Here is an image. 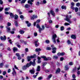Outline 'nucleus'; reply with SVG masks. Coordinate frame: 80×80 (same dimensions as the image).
I'll return each mask as SVG.
<instances>
[{"label": "nucleus", "instance_id": "4d7b16f0", "mask_svg": "<svg viewBox=\"0 0 80 80\" xmlns=\"http://www.w3.org/2000/svg\"><path fill=\"white\" fill-rule=\"evenodd\" d=\"M46 43H50V41L48 40H46Z\"/></svg>", "mask_w": 80, "mask_h": 80}, {"label": "nucleus", "instance_id": "1a4fd4ad", "mask_svg": "<svg viewBox=\"0 0 80 80\" xmlns=\"http://www.w3.org/2000/svg\"><path fill=\"white\" fill-rule=\"evenodd\" d=\"M41 58H43L44 60H45V61H48V58L44 56H42Z\"/></svg>", "mask_w": 80, "mask_h": 80}, {"label": "nucleus", "instance_id": "f03ea898", "mask_svg": "<svg viewBox=\"0 0 80 80\" xmlns=\"http://www.w3.org/2000/svg\"><path fill=\"white\" fill-rule=\"evenodd\" d=\"M57 37V35L56 34H54L52 36V39L53 40V42L54 43H56V40H55V38Z\"/></svg>", "mask_w": 80, "mask_h": 80}, {"label": "nucleus", "instance_id": "f3484780", "mask_svg": "<svg viewBox=\"0 0 80 80\" xmlns=\"http://www.w3.org/2000/svg\"><path fill=\"white\" fill-rule=\"evenodd\" d=\"M24 7L26 8H28L30 7V5H28V4H26L25 5Z\"/></svg>", "mask_w": 80, "mask_h": 80}, {"label": "nucleus", "instance_id": "6e6552de", "mask_svg": "<svg viewBox=\"0 0 80 80\" xmlns=\"http://www.w3.org/2000/svg\"><path fill=\"white\" fill-rule=\"evenodd\" d=\"M38 17H37V16L34 15L31 18V19L32 20H33L35 19V18H37Z\"/></svg>", "mask_w": 80, "mask_h": 80}, {"label": "nucleus", "instance_id": "a878e982", "mask_svg": "<svg viewBox=\"0 0 80 80\" xmlns=\"http://www.w3.org/2000/svg\"><path fill=\"white\" fill-rule=\"evenodd\" d=\"M27 59H28V61L29 62L30 61V60H31V58L30 56H28L27 57Z\"/></svg>", "mask_w": 80, "mask_h": 80}, {"label": "nucleus", "instance_id": "20e7f679", "mask_svg": "<svg viewBox=\"0 0 80 80\" xmlns=\"http://www.w3.org/2000/svg\"><path fill=\"white\" fill-rule=\"evenodd\" d=\"M29 72L31 74H34L35 73V69H34V68H33L32 69L30 70Z\"/></svg>", "mask_w": 80, "mask_h": 80}, {"label": "nucleus", "instance_id": "ddd939ff", "mask_svg": "<svg viewBox=\"0 0 80 80\" xmlns=\"http://www.w3.org/2000/svg\"><path fill=\"white\" fill-rule=\"evenodd\" d=\"M50 12L52 15L53 16V17H55V12H54V11L52 10H51L50 11Z\"/></svg>", "mask_w": 80, "mask_h": 80}, {"label": "nucleus", "instance_id": "bf43d9fd", "mask_svg": "<svg viewBox=\"0 0 80 80\" xmlns=\"http://www.w3.org/2000/svg\"><path fill=\"white\" fill-rule=\"evenodd\" d=\"M3 3V2L2 1V0H0V4H1V5H2Z\"/></svg>", "mask_w": 80, "mask_h": 80}, {"label": "nucleus", "instance_id": "412c9836", "mask_svg": "<svg viewBox=\"0 0 80 80\" xmlns=\"http://www.w3.org/2000/svg\"><path fill=\"white\" fill-rule=\"evenodd\" d=\"M61 8L62 9H64V10H66L67 9V7L65 6H62L61 7Z\"/></svg>", "mask_w": 80, "mask_h": 80}, {"label": "nucleus", "instance_id": "052dcab7", "mask_svg": "<svg viewBox=\"0 0 80 80\" xmlns=\"http://www.w3.org/2000/svg\"><path fill=\"white\" fill-rule=\"evenodd\" d=\"M16 55L17 56V57H20V54H19V53H17L16 54Z\"/></svg>", "mask_w": 80, "mask_h": 80}, {"label": "nucleus", "instance_id": "6e6d98bb", "mask_svg": "<svg viewBox=\"0 0 80 80\" xmlns=\"http://www.w3.org/2000/svg\"><path fill=\"white\" fill-rule=\"evenodd\" d=\"M76 5L77 7H79L80 6V3L78 2L76 4Z\"/></svg>", "mask_w": 80, "mask_h": 80}, {"label": "nucleus", "instance_id": "b1692460", "mask_svg": "<svg viewBox=\"0 0 80 80\" xmlns=\"http://www.w3.org/2000/svg\"><path fill=\"white\" fill-rule=\"evenodd\" d=\"M20 34H23L25 33V31L23 30H20Z\"/></svg>", "mask_w": 80, "mask_h": 80}, {"label": "nucleus", "instance_id": "37998d69", "mask_svg": "<svg viewBox=\"0 0 80 80\" xmlns=\"http://www.w3.org/2000/svg\"><path fill=\"white\" fill-rule=\"evenodd\" d=\"M72 77L73 78H76V76H75V74H73L72 75Z\"/></svg>", "mask_w": 80, "mask_h": 80}, {"label": "nucleus", "instance_id": "a211bd4d", "mask_svg": "<svg viewBox=\"0 0 80 80\" xmlns=\"http://www.w3.org/2000/svg\"><path fill=\"white\" fill-rule=\"evenodd\" d=\"M12 70H13V72L12 73V75H13L14 73H15V74H16L17 73V72H16V71H15V68H13Z\"/></svg>", "mask_w": 80, "mask_h": 80}, {"label": "nucleus", "instance_id": "ea45409f", "mask_svg": "<svg viewBox=\"0 0 80 80\" xmlns=\"http://www.w3.org/2000/svg\"><path fill=\"white\" fill-rule=\"evenodd\" d=\"M3 65H4L3 63H0V67L1 68H2V67H3Z\"/></svg>", "mask_w": 80, "mask_h": 80}, {"label": "nucleus", "instance_id": "39448f33", "mask_svg": "<svg viewBox=\"0 0 80 80\" xmlns=\"http://www.w3.org/2000/svg\"><path fill=\"white\" fill-rule=\"evenodd\" d=\"M6 28L7 32H8L9 33H10V30H11L10 28L8 26L6 27Z\"/></svg>", "mask_w": 80, "mask_h": 80}, {"label": "nucleus", "instance_id": "8fccbe9b", "mask_svg": "<svg viewBox=\"0 0 80 80\" xmlns=\"http://www.w3.org/2000/svg\"><path fill=\"white\" fill-rule=\"evenodd\" d=\"M6 73H7V72H6V71L3 72H2V74H3V75H6Z\"/></svg>", "mask_w": 80, "mask_h": 80}, {"label": "nucleus", "instance_id": "3c124183", "mask_svg": "<svg viewBox=\"0 0 80 80\" xmlns=\"http://www.w3.org/2000/svg\"><path fill=\"white\" fill-rule=\"evenodd\" d=\"M67 42L68 45H69V44H70V43H71V42H70V41L69 40H68Z\"/></svg>", "mask_w": 80, "mask_h": 80}, {"label": "nucleus", "instance_id": "5701e85b", "mask_svg": "<svg viewBox=\"0 0 80 80\" xmlns=\"http://www.w3.org/2000/svg\"><path fill=\"white\" fill-rule=\"evenodd\" d=\"M3 17L2 14H0V20H3Z\"/></svg>", "mask_w": 80, "mask_h": 80}, {"label": "nucleus", "instance_id": "c03bdc74", "mask_svg": "<svg viewBox=\"0 0 80 80\" xmlns=\"http://www.w3.org/2000/svg\"><path fill=\"white\" fill-rule=\"evenodd\" d=\"M40 5V2H37L36 3V5L38 6Z\"/></svg>", "mask_w": 80, "mask_h": 80}, {"label": "nucleus", "instance_id": "dca6fc26", "mask_svg": "<svg viewBox=\"0 0 80 80\" xmlns=\"http://www.w3.org/2000/svg\"><path fill=\"white\" fill-rule=\"evenodd\" d=\"M41 50L40 48H37L35 50V51L36 52H39L41 51Z\"/></svg>", "mask_w": 80, "mask_h": 80}, {"label": "nucleus", "instance_id": "cd10ccee", "mask_svg": "<svg viewBox=\"0 0 80 80\" xmlns=\"http://www.w3.org/2000/svg\"><path fill=\"white\" fill-rule=\"evenodd\" d=\"M48 15L49 16V18H48V20H50V12H48Z\"/></svg>", "mask_w": 80, "mask_h": 80}, {"label": "nucleus", "instance_id": "603ef678", "mask_svg": "<svg viewBox=\"0 0 80 80\" xmlns=\"http://www.w3.org/2000/svg\"><path fill=\"white\" fill-rule=\"evenodd\" d=\"M40 19H38L36 21V23H40Z\"/></svg>", "mask_w": 80, "mask_h": 80}, {"label": "nucleus", "instance_id": "bb28decb", "mask_svg": "<svg viewBox=\"0 0 80 80\" xmlns=\"http://www.w3.org/2000/svg\"><path fill=\"white\" fill-rule=\"evenodd\" d=\"M10 16L11 17V18H13V17H14V15L12 13H10Z\"/></svg>", "mask_w": 80, "mask_h": 80}, {"label": "nucleus", "instance_id": "09e8293b", "mask_svg": "<svg viewBox=\"0 0 80 80\" xmlns=\"http://www.w3.org/2000/svg\"><path fill=\"white\" fill-rule=\"evenodd\" d=\"M46 50H51V48L50 47H47L46 48Z\"/></svg>", "mask_w": 80, "mask_h": 80}, {"label": "nucleus", "instance_id": "c85d7f7f", "mask_svg": "<svg viewBox=\"0 0 80 80\" xmlns=\"http://www.w3.org/2000/svg\"><path fill=\"white\" fill-rule=\"evenodd\" d=\"M74 10H75V12H78V8H74Z\"/></svg>", "mask_w": 80, "mask_h": 80}, {"label": "nucleus", "instance_id": "2f4dec72", "mask_svg": "<svg viewBox=\"0 0 80 80\" xmlns=\"http://www.w3.org/2000/svg\"><path fill=\"white\" fill-rule=\"evenodd\" d=\"M25 2H26V0H22L21 2L22 4L25 3Z\"/></svg>", "mask_w": 80, "mask_h": 80}, {"label": "nucleus", "instance_id": "58836bf2", "mask_svg": "<svg viewBox=\"0 0 80 80\" xmlns=\"http://www.w3.org/2000/svg\"><path fill=\"white\" fill-rule=\"evenodd\" d=\"M27 68V66H24L22 68L23 70H26Z\"/></svg>", "mask_w": 80, "mask_h": 80}, {"label": "nucleus", "instance_id": "aec40b11", "mask_svg": "<svg viewBox=\"0 0 80 80\" xmlns=\"http://www.w3.org/2000/svg\"><path fill=\"white\" fill-rule=\"evenodd\" d=\"M13 50L14 52H17V50H18V49L17 48L14 47L13 48Z\"/></svg>", "mask_w": 80, "mask_h": 80}, {"label": "nucleus", "instance_id": "774afa93", "mask_svg": "<svg viewBox=\"0 0 80 80\" xmlns=\"http://www.w3.org/2000/svg\"><path fill=\"white\" fill-rule=\"evenodd\" d=\"M25 51L26 52H28V48H26L25 49Z\"/></svg>", "mask_w": 80, "mask_h": 80}, {"label": "nucleus", "instance_id": "423d86ee", "mask_svg": "<svg viewBox=\"0 0 80 80\" xmlns=\"http://www.w3.org/2000/svg\"><path fill=\"white\" fill-rule=\"evenodd\" d=\"M0 38L1 40H4V41H5V40H6L7 38H6V36H4V37H1Z\"/></svg>", "mask_w": 80, "mask_h": 80}, {"label": "nucleus", "instance_id": "49530a36", "mask_svg": "<svg viewBox=\"0 0 80 80\" xmlns=\"http://www.w3.org/2000/svg\"><path fill=\"white\" fill-rule=\"evenodd\" d=\"M36 27L38 28H40V26H39V24H37L36 25Z\"/></svg>", "mask_w": 80, "mask_h": 80}, {"label": "nucleus", "instance_id": "9d476101", "mask_svg": "<svg viewBox=\"0 0 80 80\" xmlns=\"http://www.w3.org/2000/svg\"><path fill=\"white\" fill-rule=\"evenodd\" d=\"M8 41L10 43V44H12V43L13 42L12 41V40L10 39V38L8 37Z\"/></svg>", "mask_w": 80, "mask_h": 80}, {"label": "nucleus", "instance_id": "5fc2aeb1", "mask_svg": "<svg viewBox=\"0 0 80 80\" xmlns=\"http://www.w3.org/2000/svg\"><path fill=\"white\" fill-rule=\"evenodd\" d=\"M59 11V9L58 8H57L55 9V12H58V11Z\"/></svg>", "mask_w": 80, "mask_h": 80}, {"label": "nucleus", "instance_id": "f704fd0d", "mask_svg": "<svg viewBox=\"0 0 80 80\" xmlns=\"http://www.w3.org/2000/svg\"><path fill=\"white\" fill-rule=\"evenodd\" d=\"M65 70H68L69 68H68V67L67 65H66L65 66Z\"/></svg>", "mask_w": 80, "mask_h": 80}, {"label": "nucleus", "instance_id": "de8ad7c7", "mask_svg": "<svg viewBox=\"0 0 80 80\" xmlns=\"http://www.w3.org/2000/svg\"><path fill=\"white\" fill-rule=\"evenodd\" d=\"M63 30H64V27L63 26L61 27V31H63Z\"/></svg>", "mask_w": 80, "mask_h": 80}, {"label": "nucleus", "instance_id": "f257e3e1", "mask_svg": "<svg viewBox=\"0 0 80 80\" xmlns=\"http://www.w3.org/2000/svg\"><path fill=\"white\" fill-rule=\"evenodd\" d=\"M72 18V16L71 15H70L68 16V15H67L66 16V18L65 19V20L66 21H67L68 23H72V22L71 21V20H70V18Z\"/></svg>", "mask_w": 80, "mask_h": 80}, {"label": "nucleus", "instance_id": "338daca9", "mask_svg": "<svg viewBox=\"0 0 80 80\" xmlns=\"http://www.w3.org/2000/svg\"><path fill=\"white\" fill-rule=\"evenodd\" d=\"M63 59H64L63 58H62V57L60 59V61H63Z\"/></svg>", "mask_w": 80, "mask_h": 80}, {"label": "nucleus", "instance_id": "4c0bfd02", "mask_svg": "<svg viewBox=\"0 0 80 80\" xmlns=\"http://www.w3.org/2000/svg\"><path fill=\"white\" fill-rule=\"evenodd\" d=\"M73 63L72 62H70L69 63V65H73Z\"/></svg>", "mask_w": 80, "mask_h": 80}, {"label": "nucleus", "instance_id": "473e14b6", "mask_svg": "<svg viewBox=\"0 0 80 80\" xmlns=\"http://www.w3.org/2000/svg\"><path fill=\"white\" fill-rule=\"evenodd\" d=\"M64 25L65 26H67L68 25H70V24L67 22H66L64 23Z\"/></svg>", "mask_w": 80, "mask_h": 80}, {"label": "nucleus", "instance_id": "c756f323", "mask_svg": "<svg viewBox=\"0 0 80 80\" xmlns=\"http://www.w3.org/2000/svg\"><path fill=\"white\" fill-rule=\"evenodd\" d=\"M31 58H35V57H36V55H35L33 56H30Z\"/></svg>", "mask_w": 80, "mask_h": 80}, {"label": "nucleus", "instance_id": "6ab92c4d", "mask_svg": "<svg viewBox=\"0 0 80 80\" xmlns=\"http://www.w3.org/2000/svg\"><path fill=\"white\" fill-rule=\"evenodd\" d=\"M37 71V72H39V71H40V67L39 66H38Z\"/></svg>", "mask_w": 80, "mask_h": 80}, {"label": "nucleus", "instance_id": "13d9d810", "mask_svg": "<svg viewBox=\"0 0 80 80\" xmlns=\"http://www.w3.org/2000/svg\"><path fill=\"white\" fill-rule=\"evenodd\" d=\"M65 55V52H62L61 53V56H63Z\"/></svg>", "mask_w": 80, "mask_h": 80}, {"label": "nucleus", "instance_id": "864d4df0", "mask_svg": "<svg viewBox=\"0 0 80 80\" xmlns=\"http://www.w3.org/2000/svg\"><path fill=\"white\" fill-rule=\"evenodd\" d=\"M43 3L44 4H45V3H47V1L45 0H44L43 1Z\"/></svg>", "mask_w": 80, "mask_h": 80}, {"label": "nucleus", "instance_id": "680f3d73", "mask_svg": "<svg viewBox=\"0 0 80 80\" xmlns=\"http://www.w3.org/2000/svg\"><path fill=\"white\" fill-rule=\"evenodd\" d=\"M42 78H42L41 77H40L38 78V80H42Z\"/></svg>", "mask_w": 80, "mask_h": 80}, {"label": "nucleus", "instance_id": "0e129e2a", "mask_svg": "<svg viewBox=\"0 0 80 80\" xmlns=\"http://www.w3.org/2000/svg\"><path fill=\"white\" fill-rule=\"evenodd\" d=\"M8 26H11V23H10V22H8Z\"/></svg>", "mask_w": 80, "mask_h": 80}, {"label": "nucleus", "instance_id": "a18cd8bd", "mask_svg": "<svg viewBox=\"0 0 80 80\" xmlns=\"http://www.w3.org/2000/svg\"><path fill=\"white\" fill-rule=\"evenodd\" d=\"M34 37H37L38 35L37 33L35 32L34 33Z\"/></svg>", "mask_w": 80, "mask_h": 80}, {"label": "nucleus", "instance_id": "c9c22d12", "mask_svg": "<svg viewBox=\"0 0 80 80\" xmlns=\"http://www.w3.org/2000/svg\"><path fill=\"white\" fill-rule=\"evenodd\" d=\"M46 65H47L46 62H44L42 63V66H43V67H45Z\"/></svg>", "mask_w": 80, "mask_h": 80}, {"label": "nucleus", "instance_id": "393cba45", "mask_svg": "<svg viewBox=\"0 0 80 80\" xmlns=\"http://www.w3.org/2000/svg\"><path fill=\"white\" fill-rule=\"evenodd\" d=\"M30 65H31V64H30V63H27L26 64V67H27V68H28V67H30Z\"/></svg>", "mask_w": 80, "mask_h": 80}, {"label": "nucleus", "instance_id": "7c9ffc66", "mask_svg": "<svg viewBox=\"0 0 80 80\" xmlns=\"http://www.w3.org/2000/svg\"><path fill=\"white\" fill-rule=\"evenodd\" d=\"M15 19H17L18 18V16L17 15H15L14 16Z\"/></svg>", "mask_w": 80, "mask_h": 80}, {"label": "nucleus", "instance_id": "72a5a7b5", "mask_svg": "<svg viewBox=\"0 0 80 80\" xmlns=\"http://www.w3.org/2000/svg\"><path fill=\"white\" fill-rule=\"evenodd\" d=\"M28 3H30L31 5H32V4H33V3L30 0L28 1Z\"/></svg>", "mask_w": 80, "mask_h": 80}, {"label": "nucleus", "instance_id": "79ce46f5", "mask_svg": "<svg viewBox=\"0 0 80 80\" xmlns=\"http://www.w3.org/2000/svg\"><path fill=\"white\" fill-rule=\"evenodd\" d=\"M15 26L16 27H18V22H15Z\"/></svg>", "mask_w": 80, "mask_h": 80}, {"label": "nucleus", "instance_id": "2eb2a0df", "mask_svg": "<svg viewBox=\"0 0 80 80\" xmlns=\"http://www.w3.org/2000/svg\"><path fill=\"white\" fill-rule=\"evenodd\" d=\"M71 38L73 39H76V36L75 35H72L71 36Z\"/></svg>", "mask_w": 80, "mask_h": 80}, {"label": "nucleus", "instance_id": "9b49d317", "mask_svg": "<svg viewBox=\"0 0 80 80\" xmlns=\"http://www.w3.org/2000/svg\"><path fill=\"white\" fill-rule=\"evenodd\" d=\"M26 23H27L28 27H30V26H31V23H29V22H28V21H26Z\"/></svg>", "mask_w": 80, "mask_h": 80}, {"label": "nucleus", "instance_id": "4be33fe9", "mask_svg": "<svg viewBox=\"0 0 80 80\" xmlns=\"http://www.w3.org/2000/svg\"><path fill=\"white\" fill-rule=\"evenodd\" d=\"M60 68H58V69L56 71V73H60Z\"/></svg>", "mask_w": 80, "mask_h": 80}, {"label": "nucleus", "instance_id": "a19ab883", "mask_svg": "<svg viewBox=\"0 0 80 80\" xmlns=\"http://www.w3.org/2000/svg\"><path fill=\"white\" fill-rule=\"evenodd\" d=\"M39 33H41V32H42V28H39Z\"/></svg>", "mask_w": 80, "mask_h": 80}, {"label": "nucleus", "instance_id": "e2e57ef3", "mask_svg": "<svg viewBox=\"0 0 80 80\" xmlns=\"http://www.w3.org/2000/svg\"><path fill=\"white\" fill-rule=\"evenodd\" d=\"M9 9H10L9 8H6L5 9V11H8V10H9Z\"/></svg>", "mask_w": 80, "mask_h": 80}, {"label": "nucleus", "instance_id": "7ed1b4c3", "mask_svg": "<svg viewBox=\"0 0 80 80\" xmlns=\"http://www.w3.org/2000/svg\"><path fill=\"white\" fill-rule=\"evenodd\" d=\"M51 47L52 48V53H56V50H57V48L54 47V46L53 45H51Z\"/></svg>", "mask_w": 80, "mask_h": 80}, {"label": "nucleus", "instance_id": "4468645a", "mask_svg": "<svg viewBox=\"0 0 80 80\" xmlns=\"http://www.w3.org/2000/svg\"><path fill=\"white\" fill-rule=\"evenodd\" d=\"M30 63L31 65H33V66H34V65H35V62H32V61H31L30 62Z\"/></svg>", "mask_w": 80, "mask_h": 80}, {"label": "nucleus", "instance_id": "69168bd1", "mask_svg": "<svg viewBox=\"0 0 80 80\" xmlns=\"http://www.w3.org/2000/svg\"><path fill=\"white\" fill-rule=\"evenodd\" d=\"M73 6H71V8L72 10H74V8H75L73 7Z\"/></svg>", "mask_w": 80, "mask_h": 80}, {"label": "nucleus", "instance_id": "f8f14e48", "mask_svg": "<svg viewBox=\"0 0 80 80\" xmlns=\"http://www.w3.org/2000/svg\"><path fill=\"white\" fill-rule=\"evenodd\" d=\"M52 58L53 59H55V60H57L58 58V56L57 55H54L53 56Z\"/></svg>", "mask_w": 80, "mask_h": 80}, {"label": "nucleus", "instance_id": "e433bc0d", "mask_svg": "<svg viewBox=\"0 0 80 80\" xmlns=\"http://www.w3.org/2000/svg\"><path fill=\"white\" fill-rule=\"evenodd\" d=\"M20 17L21 18H22V20H23L24 19L23 18V15H21L20 16Z\"/></svg>", "mask_w": 80, "mask_h": 80}, {"label": "nucleus", "instance_id": "0eeeda50", "mask_svg": "<svg viewBox=\"0 0 80 80\" xmlns=\"http://www.w3.org/2000/svg\"><path fill=\"white\" fill-rule=\"evenodd\" d=\"M38 42V39L37 41H34V43H35V45L36 47H37L38 46V44H37Z\"/></svg>", "mask_w": 80, "mask_h": 80}]
</instances>
